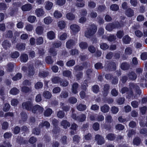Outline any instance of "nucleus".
<instances>
[{"instance_id": "50", "label": "nucleus", "mask_w": 147, "mask_h": 147, "mask_svg": "<svg viewBox=\"0 0 147 147\" xmlns=\"http://www.w3.org/2000/svg\"><path fill=\"white\" fill-rule=\"evenodd\" d=\"M84 68L83 66H80L79 65H76L74 67V70L76 71L82 70Z\"/></svg>"}, {"instance_id": "52", "label": "nucleus", "mask_w": 147, "mask_h": 147, "mask_svg": "<svg viewBox=\"0 0 147 147\" xmlns=\"http://www.w3.org/2000/svg\"><path fill=\"white\" fill-rule=\"evenodd\" d=\"M54 17L57 18H59L61 17L62 16V13L57 10L55 11L54 13Z\"/></svg>"}, {"instance_id": "6", "label": "nucleus", "mask_w": 147, "mask_h": 147, "mask_svg": "<svg viewBox=\"0 0 147 147\" xmlns=\"http://www.w3.org/2000/svg\"><path fill=\"white\" fill-rule=\"evenodd\" d=\"M35 13L37 17H40L44 15L45 12L43 8L41 7L36 9L35 11Z\"/></svg>"}, {"instance_id": "22", "label": "nucleus", "mask_w": 147, "mask_h": 147, "mask_svg": "<svg viewBox=\"0 0 147 147\" xmlns=\"http://www.w3.org/2000/svg\"><path fill=\"white\" fill-rule=\"evenodd\" d=\"M47 36L48 38L50 40H53L55 38V34L53 31L48 32L47 34Z\"/></svg>"}, {"instance_id": "3", "label": "nucleus", "mask_w": 147, "mask_h": 147, "mask_svg": "<svg viewBox=\"0 0 147 147\" xmlns=\"http://www.w3.org/2000/svg\"><path fill=\"white\" fill-rule=\"evenodd\" d=\"M22 69L24 72H26L27 76L29 77L33 76L35 74L34 67L32 65H30L28 67L23 66Z\"/></svg>"}, {"instance_id": "54", "label": "nucleus", "mask_w": 147, "mask_h": 147, "mask_svg": "<svg viewBox=\"0 0 147 147\" xmlns=\"http://www.w3.org/2000/svg\"><path fill=\"white\" fill-rule=\"evenodd\" d=\"M111 9L113 11H117L119 9V7L117 4L112 5L110 7Z\"/></svg>"}, {"instance_id": "58", "label": "nucleus", "mask_w": 147, "mask_h": 147, "mask_svg": "<svg viewBox=\"0 0 147 147\" xmlns=\"http://www.w3.org/2000/svg\"><path fill=\"white\" fill-rule=\"evenodd\" d=\"M75 61L73 59L70 60L67 62L66 65L68 67H71L75 65Z\"/></svg>"}, {"instance_id": "27", "label": "nucleus", "mask_w": 147, "mask_h": 147, "mask_svg": "<svg viewBox=\"0 0 147 147\" xmlns=\"http://www.w3.org/2000/svg\"><path fill=\"white\" fill-rule=\"evenodd\" d=\"M86 105L82 104H79L77 106V109L79 111H83L85 110L86 108Z\"/></svg>"}, {"instance_id": "18", "label": "nucleus", "mask_w": 147, "mask_h": 147, "mask_svg": "<svg viewBox=\"0 0 147 147\" xmlns=\"http://www.w3.org/2000/svg\"><path fill=\"white\" fill-rule=\"evenodd\" d=\"M44 28L42 26H38L35 29L36 33L38 35L42 34L43 32Z\"/></svg>"}, {"instance_id": "57", "label": "nucleus", "mask_w": 147, "mask_h": 147, "mask_svg": "<svg viewBox=\"0 0 147 147\" xmlns=\"http://www.w3.org/2000/svg\"><path fill=\"white\" fill-rule=\"evenodd\" d=\"M22 76V74L20 73L17 74L14 76L12 78V80L14 81H16L20 79Z\"/></svg>"}, {"instance_id": "43", "label": "nucleus", "mask_w": 147, "mask_h": 147, "mask_svg": "<svg viewBox=\"0 0 147 147\" xmlns=\"http://www.w3.org/2000/svg\"><path fill=\"white\" fill-rule=\"evenodd\" d=\"M66 17L69 20H73L75 18V16L73 13H69L66 14Z\"/></svg>"}, {"instance_id": "30", "label": "nucleus", "mask_w": 147, "mask_h": 147, "mask_svg": "<svg viewBox=\"0 0 147 147\" xmlns=\"http://www.w3.org/2000/svg\"><path fill=\"white\" fill-rule=\"evenodd\" d=\"M28 21L30 23H34L36 20V17L34 16H29L27 19Z\"/></svg>"}, {"instance_id": "47", "label": "nucleus", "mask_w": 147, "mask_h": 147, "mask_svg": "<svg viewBox=\"0 0 147 147\" xmlns=\"http://www.w3.org/2000/svg\"><path fill=\"white\" fill-rule=\"evenodd\" d=\"M92 90L94 92L97 93L99 91V87L98 85H94L92 87Z\"/></svg>"}, {"instance_id": "8", "label": "nucleus", "mask_w": 147, "mask_h": 147, "mask_svg": "<svg viewBox=\"0 0 147 147\" xmlns=\"http://www.w3.org/2000/svg\"><path fill=\"white\" fill-rule=\"evenodd\" d=\"M110 88V85L107 84L104 85L103 88V91H102L103 95L104 96H107L109 92V90Z\"/></svg>"}, {"instance_id": "9", "label": "nucleus", "mask_w": 147, "mask_h": 147, "mask_svg": "<svg viewBox=\"0 0 147 147\" xmlns=\"http://www.w3.org/2000/svg\"><path fill=\"white\" fill-rule=\"evenodd\" d=\"M116 64L115 62H111L108 64L107 69L109 70H115L116 69Z\"/></svg>"}, {"instance_id": "28", "label": "nucleus", "mask_w": 147, "mask_h": 147, "mask_svg": "<svg viewBox=\"0 0 147 147\" xmlns=\"http://www.w3.org/2000/svg\"><path fill=\"white\" fill-rule=\"evenodd\" d=\"M16 48L19 50H24L25 48V44L23 43H19L16 45Z\"/></svg>"}, {"instance_id": "5", "label": "nucleus", "mask_w": 147, "mask_h": 147, "mask_svg": "<svg viewBox=\"0 0 147 147\" xmlns=\"http://www.w3.org/2000/svg\"><path fill=\"white\" fill-rule=\"evenodd\" d=\"M95 140L97 141L98 145H101L105 143V140L104 138L99 134H97L95 136Z\"/></svg>"}, {"instance_id": "41", "label": "nucleus", "mask_w": 147, "mask_h": 147, "mask_svg": "<svg viewBox=\"0 0 147 147\" xmlns=\"http://www.w3.org/2000/svg\"><path fill=\"white\" fill-rule=\"evenodd\" d=\"M132 48L130 47H127L125 49V55H130L132 53Z\"/></svg>"}, {"instance_id": "34", "label": "nucleus", "mask_w": 147, "mask_h": 147, "mask_svg": "<svg viewBox=\"0 0 147 147\" xmlns=\"http://www.w3.org/2000/svg\"><path fill=\"white\" fill-rule=\"evenodd\" d=\"M53 112L51 109L48 108L45 110L44 113V115L46 117H49L51 115Z\"/></svg>"}, {"instance_id": "55", "label": "nucleus", "mask_w": 147, "mask_h": 147, "mask_svg": "<svg viewBox=\"0 0 147 147\" xmlns=\"http://www.w3.org/2000/svg\"><path fill=\"white\" fill-rule=\"evenodd\" d=\"M116 129L118 130H123L124 128V126L120 124H118L115 126Z\"/></svg>"}, {"instance_id": "4", "label": "nucleus", "mask_w": 147, "mask_h": 147, "mask_svg": "<svg viewBox=\"0 0 147 147\" xmlns=\"http://www.w3.org/2000/svg\"><path fill=\"white\" fill-rule=\"evenodd\" d=\"M32 106L33 104L32 102L30 101L24 102L22 104L23 108L29 111L31 110Z\"/></svg>"}, {"instance_id": "49", "label": "nucleus", "mask_w": 147, "mask_h": 147, "mask_svg": "<svg viewBox=\"0 0 147 147\" xmlns=\"http://www.w3.org/2000/svg\"><path fill=\"white\" fill-rule=\"evenodd\" d=\"M105 121L108 123H111L113 121V119L112 116L110 115H107L105 117Z\"/></svg>"}, {"instance_id": "21", "label": "nucleus", "mask_w": 147, "mask_h": 147, "mask_svg": "<svg viewBox=\"0 0 147 147\" xmlns=\"http://www.w3.org/2000/svg\"><path fill=\"white\" fill-rule=\"evenodd\" d=\"M28 59V56L27 54L23 53L21 55L20 60L21 61L26 62Z\"/></svg>"}, {"instance_id": "24", "label": "nucleus", "mask_w": 147, "mask_h": 147, "mask_svg": "<svg viewBox=\"0 0 147 147\" xmlns=\"http://www.w3.org/2000/svg\"><path fill=\"white\" fill-rule=\"evenodd\" d=\"M128 76L129 79L131 80H134L137 78L136 74L133 71H131L128 74Z\"/></svg>"}, {"instance_id": "61", "label": "nucleus", "mask_w": 147, "mask_h": 147, "mask_svg": "<svg viewBox=\"0 0 147 147\" xmlns=\"http://www.w3.org/2000/svg\"><path fill=\"white\" fill-rule=\"evenodd\" d=\"M100 47L103 50H106L109 48V46L106 43H103L100 44Z\"/></svg>"}, {"instance_id": "14", "label": "nucleus", "mask_w": 147, "mask_h": 147, "mask_svg": "<svg viewBox=\"0 0 147 147\" xmlns=\"http://www.w3.org/2000/svg\"><path fill=\"white\" fill-rule=\"evenodd\" d=\"M50 126V123L46 121H42L39 125V127L40 128H42L44 127H45L47 128H48Z\"/></svg>"}, {"instance_id": "32", "label": "nucleus", "mask_w": 147, "mask_h": 147, "mask_svg": "<svg viewBox=\"0 0 147 147\" xmlns=\"http://www.w3.org/2000/svg\"><path fill=\"white\" fill-rule=\"evenodd\" d=\"M131 40V38L128 35H126L123 38V41L125 44L129 43Z\"/></svg>"}, {"instance_id": "42", "label": "nucleus", "mask_w": 147, "mask_h": 147, "mask_svg": "<svg viewBox=\"0 0 147 147\" xmlns=\"http://www.w3.org/2000/svg\"><path fill=\"white\" fill-rule=\"evenodd\" d=\"M114 24L109 23L106 26V30L109 31H111L114 28Z\"/></svg>"}, {"instance_id": "10", "label": "nucleus", "mask_w": 147, "mask_h": 147, "mask_svg": "<svg viewBox=\"0 0 147 147\" xmlns=\"http://www.w3.org/2000/svg\"><path fill=\"white\" fill-rule=\"evenodd\" d=\"M32 5L30 4H26L21 7L22 10L24 11H29L32 9Z\"/></svg>"}, {"instance_id": "59", "label": "nucleus", "mask_w": 147, "mask_h": 147, "mask_svg": "<svg viewBox=\"0 0 147 147\" xmlns=\"http://www.w3.org/2000/svg\"><path fill=\"white\" fill-rule=\"evenodd\" d=\"M139 103V102L135 100L131 102V105L133 108H136L138 107Z\"/></svg>"}, {"instance_id": "33", "label": "nucleus", "mask_w": 147, "mask_h": 147, "mask_svg": "<svg viewBox=\"0 0 147 147\" xmlns=\"http://www.w3.org/2000/svg\"><path fill=\"white\" fill-rule=\"evenodd\" d=\"M53 21V20L50 16H48L44 19V22L46 24H51Z\"/></svg>"}, {"instance_id": "56", "label": "nucleus", "mask_w": 147, "mask_h": 147, "mask_svg": "<svg viewBox=\"0 0 147 147\" xmlns=\"http://www.w3.org/2000/svg\"><path fill=\"white\" fill-rule=\"evenodd\" d=\"M58 26L61 29L64 28L65 26V23L63 21H59L58 23Z\"/></svg>"}, {"instance_id": "31", "label": "nucleus", "mask_w": 147, "mask_h": 147, "mask_svg": "<svg viewBox=\"0 0 147 147\" xmlns=\"http://www.w3.org/2000/svg\"><path fill=\"white\" fill-rule=\"evenodd\" d=\"M45 8L47 10H50L52 7L53 5V3L49 1H47L46 3Z\"/></svg>"}, {"instance_id": "53", "label": "nucleus", "mask_w": 147, "mask_h": 147, "mask_svg": "<svg viewBox=\"0 0 147 147\" xmlns=\"http://www.w3.org/2000/svg\"><path fill=\"white\" fill-rule=\"evenodd\" d=\"M77 101V98L74 97H70L68 99V102L71 104H74Z\"/></svg>"}, {"instance_id": "35", "label": "nucleus", "mask_w": 147, "mask_h": 147, "mask_svg": "<svg viewBox=\"0 0 147 147\" xmlns=\"http://www.w3.org/2000/svg\"><path fill=\"white\" fill-rule=\"evenodd\" d=\"M121 67L122 69L123 70H126L129 69L130 65L127 63H123L121 64Z\"/></svg>"}, {"instance_id": "13", "label": "nucleus", "mask_w": 147, "mask_h": 147, "mask_svg": "<svg viewBox=\"0 0 147 147\" xmlns=\"http://www.w3.org/2000/svg\"><path fill=\"white\" fill-rule=\"evenodd\" d=\"M21 91L24 93L27 94L32 91V88L26 86H23L21 88Z\"/></svg>"}, {"instance_id": "25", "label": "nucleus", "mask_w": 147, "mask_h": 147, "mask_svg": "<svg viewBox=\"0 0 147 147\" xmlns=\"http://www.w3.org/2000/svg\"><path fill=\"white\" fill-rule=\"evenodd\" d=\"M42 95L45 98L49 99L51 98L52 95L50 92L47 91H45L43 92Z\"/></svg>"}, {"instance_id": "51", "label": "nucleus", "mask_w": 147, "mask_h": 147, "mask_svg": "<svg viewBox=\"0 0 147 147\" xmlns=\"http://www.w3.org/2000/svg\"><path fill=\"white\" fill-rule=\"evenodd\" d=\"M68 93L65 91H62L60 95L61 98H65L68 97Z\"/></svg>"}, {"instance_id": "36", "label": "nucleus", "mask_w": 147, "mask_h": 147, "mask_svg": "<svg viewBox=\"0 0 147 147\" xmlns=\"http://www.w3.org/2000/svg\"><path fill=\"white\" fill-rule=\"evenodd\" d=\"M61 106L63 110L66 112L69 111L70 109L69 105H66L64 103H61Z\"/></svg>"}, {"instance_id": "45", "label": "nucleus", "mask_w": 147, "mask_h": 147, "mask_svg": "<svg viewBox=\"0 0 147 147\" xmlns=\"http://www.w3.org/2000/svg\"><path fill=\"white\" fill-rule=\"evenodd\" d=\"M49 52L50 55L53 56H55L57 54V51H55V49L53 47L50 48Z\"/></svg>"}, {"instance_id": "11", "label": "nucleus", "mask_w": 147, "mask_h": 147, "mask_svg": "<svg viewBox=\"0 0 147 147\" xmlns=\"http://www.w3.org/2000/svg\"><path fill=\"white\" fill-rule=\"evenodd\" d=\"M101 111L103 113H107L110 110L109 106L107 104H105L100 107Z\"/></svg>"}, {"instance_id": "63", "label": "nucleus", "mask_w": 147, "mask_h": 147, "mask_svg": "<svg viewBox=\"0 0 147 147\" xmlns=\"http://www.w3.org/2000/svg\"><path fill=\"white\" fill-rule=\"evenodd\" d=\"M119 110L118 108L115 106L112 107L111 109L112 113L114 114L117 113L118 112Z\"/></svg>"}, {"instance_id": "23", "label": "nucleus", "mask_w": 147, "mask_h": 147, "mask_svg": "<svg viewBox=\"0 0 147 147\" xmlns=\"http://www.w3.org/2000/svg\"><path fill=\"white\" fill-rule=\"evenodd\" d=\"M61 126L65 129L67 128V127H69L70 125V123L68 122L66 120H63L61 122Z\"/></svg>"}, {"instance_id": "44", "label": "nucleus", "mask_w": 147, "mask_h": 147, "mask_svg": "<svg viewBox=\"0 0 147 147\" xmlns=\"http://www.w3.org/2000/svg\"><path fill=\"white\" fill-rule=\"evenodd\" d=\"M45 60L46 62L48 64H51L53 62V61L51 57L49 56L46 57Z\"/></svg>"}, {"instance_id": "17", "label": "nucleus", "mask_w": 147, "mask_h": 147, "mask_svg": "<svg viewBox=\"0 0 147 147\" xmlns=\"http://www.w3.org/2000/svg\"><path fill=\"white\" fill-rule=\"evenodd\" d=\"M125 14L128 17H132L134 15V11L131 8H128L125 11Z\"/></svg>"}, {"instance_id": "48", "label": "nucleus", "mask_w": 147, "mask_h": 147, "mask_svg": "<svg viewBox=\"0 0 147 147\" xmlns=\"http://www.w3.org/2000/svg\"><path fill=\"white\" fill-rule=\"evenodd\" d=\"M19 55V53L17 51L11 53L10 55L11 57L13 58H17Z\"/></svg>"}, {"instance_id": "64", "label": "nucleus", "mask_w": 147, "mask_h": 147, "mask_svg": "<svg viewBox=\"0 0 147 147\" xmlns=\"http://www.w3.org/2000/svg\"><path fill=\"white\" fill-rule=\"evenodd\" d=\"M95 68L97 69H101L103 68L102 64L100 63H97L94 65Z\"/></svg>"}, {"instance_id": "12", "label": "nucleus", "mask_w": 147, "mask_h": 147, "mask_svg": "<svg viewBox=\"0 0 147 147\" xmlns=\"http://www.w3.org/2000/svg\"><path fill=\"white\" fill-rule=\"evenodd\" d=\"M2 45L4 48L7 50L11 46V44L9 41L6 40L2 42Z\"/></svg>"}, {"instance_id": "39", "label": "nucleus", "mask_w": 147, "mask_h": 147, "mask_svg": "<svg viewBox=\"0 0 147 147\" xmlns=\"http://www.w3.org/2000/svg\"><path fill=\"white\" fill-rule=\"evenodd\" d=\"M65 113L63 111H59L57 113V116L59 118H63L65 117Z\"/></svg>"}, {"instance_id": "60", "label": "nucleus", "mask_w": 147, "mask_h": 147, "mask_svg": "<svg viewBox=\"0 0 147 147\" xmlns=\"http://www.w3.org/2000/svg\"><path fill=\"white\" fill-rule=\"evenodd\" d=\"M61 86L64 87H66L69 84L68 81L66 80H63L61 79V81L60 82Z\"/></svg>"}, {"instance_id": "46", "label": "nucleus", "mask_w": 147, "mask_h": 147, "mask_svg": "<svg viewBox=\"0 0 147 147\" xmlns=\"http://www.w3.org/2000/svg\"><path fill=\"white\" fill-rule=\"evenodd\" d=\"M106 9V7L104 5H98L97 8V11L99 12H102L105 11Z\"/></svg>"}, {"instance_id": "62", "label": "nucleus", "mask_w": 147, "mask_h": 147, "mask_svg": "<svg viewBox=\"0 0 147 147\" xmlns=\"http://www.w3.org/2000/svg\"><path fill=\"white\" fill-rule=\"evenodd\" d=\"M33 28V26L30 24H27L25 26V29L27 31H30L32 30Z\"/></svg>"}, {"instance_id": "37", "label": "nucleus", "mask_w": 147, "mask_h": 147, "mask_svg": "<svg viewBox=\"0 0 147 147\" xmlns=\"http://www.w3.org/2000/svg\"><path fill=\"white\" fill-rule=\"evenodd\" d=\"M19 90L15 87L12 88L10 91V93L13 95H16L19 92Z\"/></svg>"}, {"instance_id": "40", "label": "nucleus", "mask_w": 147, "mask_h": 147, "mask_svg": "<svg viewBox=\"0 0 147 147\" xmlns=\"http://www.w3.org/2000/svg\"><path fill=\"white\" fill-rule=\"evenodd\" d=\"M79 45L80 48L82 49H85L88 47V45L87 42H82L79 43Z\"/></svg>"}, {"instance_id": "29", "label": "nucleus", "mask_w": 147, "mask_h": 147, "mask_svg": "<svg viewBox=\"0 0 147 147\" xmlns=\"http://www.w3.org/2000/svg\"><path fill=\"white\" fill-rule=\"evenodd\" d=\"M61 79L58 76H54L52 78L51 80L52 82L54 84L60 83L61 81Z\"/></svg>"}, {"instance_id": "38", "label": "nucleus", "mask_w": 147, "mask_h": 147, "mask_svg": "<svg viewBox=\"0 0 147 147\" xmlns=\"http://www.w3.org/2000/svg\"><path fill=\"white\" fill-rule=\"evenodd\" d=\"M141 142L140 139L138 137L135 138L133 141L134 144L136 146L139 145L140 144Z\"/></svg>"}, {"instance_id": "16", "label": "nucleus", "mask_w": 147, "mask_h": 147, "mask_svg": "<svg viewBox=\"0 0 147 147\" xmlns=\"http://www.w3.org/2000/svg\"><path fill=\"white\" fill-rule=\"evenodd\" d=\"M106 138L109 140L114 141L115 139L116 136L114 134L110 133L107 135Z\"/></svg>"}, {"instance_id": "15", "label": "nucleus", "mask_w": 147, "mask_h": 147, "mask_svg": "<svg viewBox=\"0 0 147 147\" xmlns=\"http://www.w3.org/2000/svg\"><path fill=\"white\" fill-rule=\"evenodd\" d=\"M75 41L71 39L68 40L66 43V46L67 48L70 49L75 45Z\"/></svg>"}, {"instance_id": "1", "label": "nucleus", "mask_w": 147, "mask_h": 147, "mask_svg": "<svg viewBox=\"0 0 147 147\" xmlns=\"http://www.w3.org/2000/svg\"><path fill=\"white\" fill-rule=\"evenodd\" d=\"M120 92L122 94L127 92V96L129 98L134 99L137 95L141 94V91L137 84L131 83L129 85V88L127 87H124L121 88Z\"/></svg>"}, {"instance_id": "7", "label": "nucleus", "mask_w": 147, "mask_h": 147, "mask_svg": "<svg viewBox=\"0 0 147 147\" xmlns=\"http://www.w3.org/2000/svg\"><path fill=\"white\" fill-rule=\"evenodd\" d=\"M79 85L77 82L74 83L71 85V90L72 92L74 94H76L78 92V89Z\"/></svg>"}, {"instance_id": "2", "label": "nucleus", "mask_w": 147, "mask_h": 147, "mask_svg": "<svg viewBox=\"0 0 147 147\" xmlns=\"http://www.w3.org/2000/svg\"><path fill=\"white\" fill-rule=\"evenodd\" d=\"M97 30V26L94 24H91L89 25L85 32V36L87 38H90L95 33Z\"/></svg>"}, {"instance_id": "19", "label": "nucleus", "mask_w": 147, "mask_h": 147, "mask_svg": "<svg viewBox=\"0 0 147 147\" xmlns=\"http://www.w3.org/2000/svg\"><path fill=\"white\" fill-rule=\"evenodd\" d=\"M70 29L74 32H78L80 30L79 26L76 24H72L70 26Z\"/></svg>"}, {"instance_id": "20", "label": "nucleus", "mask_w": 147, "mask_h": 147, "mask_svg": "<svg viewBox=\"0 0 147 147\" xmlns=\"http://www.w3.org/2000/svg\"><path fill=\"white\" fill-rule=\"evenodd\" d=\"M14 67L13 64L11 63H8L6 65V70L7 71L11 72L12 71Z\"/></svg>"}, {"instance_id": "26", "label": "nucleus", "mask_w": 147, "mask_h": 147, "mask_svg": "<svg viewBox=\"0 0 147 147\" xmlns=\"http://www.w3.org/2000/svg\"><path fill=\"white\" fill-rule=\"evenodd\" d=\"M86 115L82 114L78 116L77 121L79 122H82L86 120Z\"/></svg>"}]
</instances>
